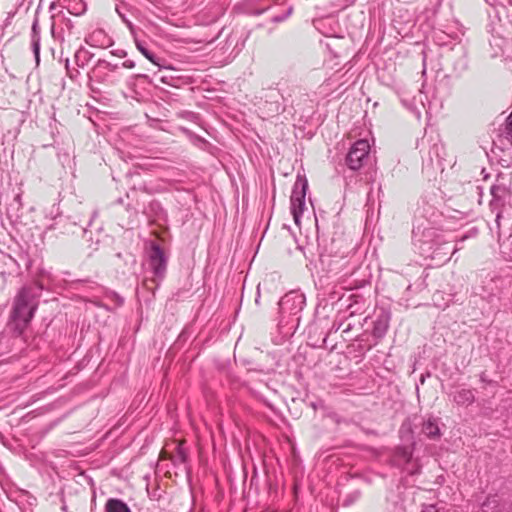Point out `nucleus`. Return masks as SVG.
<instances>
[{"label": "nucleus", "mask_w": 512, "mask_h": 512, "mask_svg": "<svg viewBox=\"0 0 512 512\" xmlns=\"http://www.w3.org/2000/svg\"><path fill=\"white\" fill-rule=\"evenodd\" d=\"M114 55L118 56V57H125L126 56V52L124 50H117L115 52H112Z\"/></svg>", "instance_id": "ea45409f"}, {"label": "nucleus", "mask_w": 512, "mask_h": 512, "mask_svg": "<svg viewBox=\"0 0 512 512\" xmlns=\"http://www.w3.org/2000/svg\"><path fill=\"white\" fill-rule=\"evenodd\" d=\"M352 326L348 323L342 330V333H348L351 330Z\"/></svg>", "instance_id": "37998d69"}, {"label": "nucleus", "mask_w": 512, "mask_h": 512, "mask_svg": "<svg viewBox=\"0 0 512 512\" xmlns=\"http://www.w3.org/2000/svg\"><path fill=\"white\" fill-rule=\"evenodd\" d=\"M500 219H501V212L498 211L496 214V224H497L498 228L500 227Z\"/></svg>", "instance_id": "79ce46f5"}, {"label": "nucleus", "mask_w": 512, "mask_h": 512, "mask_svg": "<svg viewBox=\"0 0 512 512\" xmlns=\"http://www.w3.org/2000/svg\"><path fill=\"white\" fill-rule=\"evenodd\" d=\"M98 68H104L113 72L119 68V64H112L106 60L99 59L94 67V71Z\"/></svg>", "instance_id": "bb28decb"}, {"label": "nucleus", "mask_w": 512, "mask_h": 512, "mask_svg": "<svg viewBox=\"0 0 512 512\" xmlns=\"http://www.w3.org/2000/svg\"><path fill=\"white\" fill-rule=\"evenodd\" d=\"M512 287L511 277L491 278L481 288L480 296L488 303L493 304L495 301L501 300L505 296V289Z\"/></svg>", "instance_id": "39448f33"}, {"label": "nucleus", "mask_w": 512, "mask_h": 512, "mask_svg": "<svg viewBox=\"0 0 512 512\" xmlns=\"http://www.w3.org/2000/svg\"><path fill=\"white\" fill-rule=\"evenodd\" d=\"M31 46L36 63L38 64L40 61V39H31Z\"/></svg>", "instance_id": "c756f323"}, {"label": "nucleus", "mask_w": 512, "mask_h": 512, "mask_svg": "<svg viewBox=\"0 0 512 512\" xmlns=\"http://www.w3.org/2000/svg\"><path fill=\"white\" fill-rule=\"evenodd\" d=\"M458 248L451 245V241L444 235L441 239L432 247L431 255H424L425 258L434 260L437 264L441 265L450 260L451 256L456 253Z\"/></svg>", "instance_id": "1a4fd4ad"}, {"label": "nucleus", "mask_w": 512, "mask_h": 512, "mask_svg": "<svg viewBox=\"0 0 512 512\" xmlns=\"http://www.w3.org/2000/svg\"><path fill=\"white\" fill-rule=\"evenodd\" d=\"M361 496V493L359 490H354L351 493H349L343 500V505L348 507L355 503Z\"/></svg>", "instance_id": "cd10ccee"}, {"label": "nucleus", "mask_w": 512, "mask_h": 512, "mask_svg": "<svg viewBox=\"0 0 512 512\" xmlns=\"http://www.w3.org/2000/svg\"><path fill=\"white\" fill-rule=\"evenodd\" d=\"M85 42L92 47L105 48L112 44L111 37L102 29H96L85 37Z\"/></svg>", "instance_id": "f8f14e48"}, {"label": "nucleus", "mask_w": 512, "mask_h": 512, "mask_svg": "<svg viewBox=\"0 0 512 512\" xmlns=\"http://www.w3.org/2000/svg\"><path fill=\"white\" fill-rule=\"evenodd\" d=\"M122 67L132 69L135 67V62L132 60H126L121 64Z\"/></svg>", "instance_id": "c9c22d12"}, {"label": "nucleus", "mask_w": 512, "mask_h": 512, "mask_svg": "<svg viewBox=\"0 0 512 512\" xmlns=\"http://www.w3.org/2000/svg\"><path fill=\"white\" fill-rule=\"evenodd\" d=\"M149 266L152 269L154 276L160 279L164 277L167 267V258L161 247L157 244H153L151 246L149 253Z\"/></svg>", "instance_id": "9d476101"}, {"label": "nucleus", "mask_w": 512, "mask_h": 512, "mask_svg": "<svg viewBox=\"0 0 512 512\" xmlns=\"http://www.w3.org/2000/svg\"><path fill=\"white\" fill-rule=\"evenodd\" d=\"M343 325H344V322L339 323V325L337 326L336 330H339Z\"/></svg>", "instance_id": "09e8293b"}, {"label": "nucleus", "mask_w": 512, "mask_h": 512, "mask_svg": "<svg viewBox=\"0 0 512 512\" xmlns=\"http://www.w3.org/2000/svg\"><path fill=\"white\" fill-rule=\"evenodd\" d=\"M93 56V53L81 46L74 54V61L78 67L83 68L90 62Z\"/></svg>", "instance_id": "412c9836"}, {"label": "nucleus", "mask_w": 512, "mask_h": 512, "mask_svg": "<svg viewBox=\"0 0 512 512\" xmlns=\"http://www.w3.org/2000/svg\"><path fill=\"white\" fill-rule=\"evenodd\" d=\"M51 30L53 37L61 42L67 41L70 44L80 39V32L70 18L63 17L57 26H52Z\"/></svg>", "instance_id": "6e6552de"}, {"label": "nucleus", "mask_w": 512, "mask_h": 512, "mask_svg": "<svg viewBox=\"0 0 512 512\" xmlns=\"http://www.w3.org/2000/svg\"><path fill=\"white\" fill-rule=\"evenodd\" d=\"M468 68V61L466 57L463 55L461 56L455 63H454V71L458 76H460L464 71H466Z\"/></svg>", "instance_id": "393cba45"}, {"label": "nucleus", "mask_w": 512, "mask_h": 512, "mask_svg": "<svg viewBox=\"0 0 512 512\" xmlns=\"http://www.w3.org/2000/svg\"><path fill=\"white\" fill-rule=\"evenodd\" d=\"M370 145L367 140L356 141L346 155V164L351 170L360 169L368 158Z\"/></svg>", "instance_id": "0eeeda50"}, {"label": "nucleus", "mask_w": 512, "mask_h": 512, "mask_svg": "<svg viewBox=\"0 0 512 512\" xmlns=\"http://www.w3.org/2000/svg\"><path fill=\"white\" fill-rule=\"evenodd\" d=\"M291 13H292V7H289L284 14L273 16L272 22H274V23L283 22L290 16Z\"/></svg>", "instance_id": "2f4dec72"}, {"label": "nucleus", "mask_w": 512, "mask_h": 512, "mask_svg": "<svg viewBox=\"0 0 512 512\" xmlns=\"http://www.w3.org/2000/svg\"><path fill=\"white\" fill-rule=\"evenodd\" d=\"M504 133H505V138L512 145V112L506 119Z\"/></svg>", "instance_id": "c85d7f7f"}, {"label": "nucleus", "mask_w": 512, "mask_h": 512, "mask_svg": "<svg viewBox=\"0 0 512 512\" xmlns=\"http://www.w3.org/2000/svg\"><path fill=\"white\" fill-rule=\"evenodd\" d=\"M97 216V212L96 211H93L92 212V215H91V218L89 220V225L91 224L92 220Z\"/></svg>", "instance_id": "49530a36"}, {"label": "nucleus", "mask_w": 512, "mask_h": 512, "mask_svg": "<svg viewBox=\"0 0 512 512\" xmlns=\"http://www.w3.org/2000/svg\"><path fill=\"white\" fill-rule=\"evenodd\" d=\"M480 381H481V382H484V383H488V384H490V383H491V381L487 380V378H486V374H485L484 372H482V373L480 374Z\"/></svg>", "instance_id": "a19ab883"}, {"label": "nucleus", "mask_w": 512, "mask_h": 512, "mask_svg": "<svg viewBox=\"0 0 512 512\" xmlns=\"http://www.w3.org/2000/svg\"><path fill=\"white\" fill-rule=\"evenodd\" d=\"M402 103L404 106H406L408 109L413 110L414 106L412 104L407 103L405 100H402Z\"/></svg>", "instance_id": "c03bdc74"}, {"label": "nucleus", "mask_w": 512, "mask_h": 512, "mask_svg": "<svg viewBox=\"0 0 512 512\" xmlns=\"http://www.w3.org/2000/svg\"><path fill=\"white\" fill-rule=\"evenodd\" d=\"M111 298L114 300L117 306H121L124 302V299L115 292L111 293Z\"/></svg>", "instance_id": "473e14b6"}, {"label": "nucleus", "mask_w": 512, "mask_h": 512, "mask_svg": "<svg viewBox=\"0 0 512 512\" xmlns=\"http://www.w3.org/2000/svg\"><path fill=\"white\" fill-rule=\"evenodd\" d=\"M421 512H439V510L436 508L435 505L429 504V505H423V509Z\"/></svg>", "instance_id": "72a5a7b5"}, {"label": "nucleus", "mask_w": 512, "mask_h": 512, "mask_svg": "<svg viewBox=\"0 0 512 512\" xmlns=\"http://www.w3.org/2000/svg\"><path fill=\"white\" fill-rule=\"evenodd\" d=\"M308 189V182L305 177L298 176L290 197L291 202V213L294 218V222L298 225L300 218L305 208V197Z\"/></svg>", "instance_id": "20e7f679"}, {"label": "nucleus", "mask_w": 512, "mask_h": 512, "mask_svg": "<svg viewBox=\"0 0 512 512\" xmlns=\"http://www.w3.org/2000/svg\"><path fill=\"white\" fill-rule=\"evenodd\" d=\"M116 12L118 13L119 17L122 19V21L125 23L128 18L126 17V15L124 13L121 12L120 8L119 7H116Z\"/></svg>", "instance_id": "58836bf2"}, {"label": "nucleus", "mask_w": 512, "mask_h": 512, "mask_svg": "<svg viewBox=\"0 0 512 512\" xmlns=\"http://www.w3.org/2000/svg\"><path fill=\"white\" fill-rule=\"evenodd\" d=\"M161 81H162L163 83H166V77H164V76H163V77H161Z\"/></svg>", "instance_id": "8fccbe9b"}, {"label": "nucleus", "mask_w": 512, "mask_h": 512, "mask_svg": "<svg viewBox=\"0 0 512 512\" xmlns=\"http://www.w3.org/2000/svg\"><path fill=\"white\" fill-rule=\"evenodd\" d=\"M126 26L128 27L129 31L131 32L132 35L135 36V27L133 25V23L128 19L126 22H125Z\"/></svg>", "instance_id": "e433bc0d"}, {"label": "nucleus", "mask_w": 512, "mask_h": 512, "mask_svg": "<svg viewBox=\"0 0 512 512\" xmlns=\"http://www.w3.org/2000/svg\"><path fill=\"white\" fill-rule=\"evenodd\" d=\"M444 234L440 233L432 227L430 224H426L423 221L416 220L412 230V241L414 247L418 252L424 255H431L432 247L443 237Z\"/></svg>", "instance_id": "f03ea898"}, {"label": "nucleus", "mask_w": 512, "mask_h": 512, "mask_svg": "<svg viewBox=\"0 0 512 512\" xmlns=\"http://www.w3.org/2000/svg\"><path fill=\"white\" fill-rule=\"evenodd\" d=\"M434 217H436V209L422 200V204H419L416 209L415 221L418 219L426 224H431Z\"/></svg>", "instance_id": "4468645a"}, {"label": "nucleus", "mask_w": 512, "mask_h": 512, "mask_svg": "<svg viewBox=\"0 0 512 512\" xmlns=\"http://www.w3.org/2000/svg\"><path fill=\"white\" fill-rule=\"evenodd\" d=\"M390 320H391V313L388 310L381 308L376 313V318L373 322V330H372V335L374 338H376L377 340H380L386 335L387 330L389 328Z\"/></svg>", "instance_id": "9b49d317"}, {"label": "nucleus", "mask_w": 512, "mask_h": 512, "mask_svg": "<svg viewBox=\"0 0 512 512\" xmlns=\"http://www.w3.org/2000/svg\"><path fill=\"white\" fill-rule=\"evenodd\" d=\"M306 304V298L300 291H290L286 293L279 301V312L281 314V322L286 318L291 317L292 322H296L298 325L300 316L304 306Z\"/></svg>", "instance_id": "7ed1b4c3"}, {"label": "nucleus", "mask_w": 512, "mask_h": 512, "mask_svg": "<svg viewBox=\"0 0 512 512\" xmlns=\"http://www.w3.org/2000/svg\"><path fill=\"white\" fill-rule=\"evenodd\" d=\"M475 401L472 389H460L453 394V402L459 406H469Z\"/></svg>", "instance_id": "f3484780"}, {"label": "nucleus", "mask_w": 512, "mask_h": 512, "mask_svg": "<svg viewBox=\"0 0 512 512\" xmlns=\"http://www.w3.org/2000/svg\"><path fill=\"white\" fill-rule=\"evenodd\" d=\"M422 433L425 434L429 439H439L441 432L437 420L433 417H429L427 420H425L422 424Z\"/></svg>", "instance_id": "dca6fc26"}, {"label": "nucleus", "mask_w": 512, "mask_h": 512, "mask_svg": "<svg viewBox=\"0 0 512 512\" xmlns=\"http://www.w3.org/2000/svg\"><path fill=\"white\" fill-rule=\"evenodd\" d=\"M56 225H60L62 229V233L64 234H77L78 232L84 233L86 232V228L79 226L75 221H70L69 218H60Z\"/></svg>", "instance_id": "6ab92c4d"}, {"label": "nucleus", "mask_w": 512, "mask_h": 512, "mask_svg": "<svg viewBox=\"0 0 512 512\" xmlns=\"http://www.w3.org/2000/svg\"><path fill=\"white\" fill-rule=\"evenodd\" d=\"M502 499L498 495H490L481 505V512H501Z\"/></svg>", "instance_id": "a211bd4d"}, {"label": "nucleus", "mask_w": 512, "mask_h": 512, "mask_svg": "<svg viewBox=\"0 0 512 512\" xmlns=\"http://www.w3.org/2000/svg\"><path fill=\"white\" fill-rule=\"evenodd\" d=\"M66 69L68 71L69 77L72 79L79 74L78 70H74L73 72L69 70V59H66Z\"/></svg>", "instance_id": "f704fd0d"}, {"label": "nucleus", "mask_w": 512, "mask_h": 512, "mask_svg": "<svg viewBox=\"0 0 512 512\" xmlns=\"http://www.w3.org/2000/svg\"><path fill=\"white\" fill-rule=\"evenodd\" d=\"M106 512H131L130 508L122 500L111 498L106 502Z\"/></svg>", "instance_id": "5701e85b"}, {"label": "nucleus", "mask_w": 512, "mask_h": 512, "mask_svg": "<svg viewBox=\"0 0 512 512\" xmlns=\"http://www.w3.org/2000/svg\"><path fill=\"white\" fill-rule=\"evenodd\" d=\"M133 77H135V78H144V79L148 78V76L146 74H137V75H134Z\"/></svg>", "instance_id": "a18cd8bd"}, {"label": "nucleus", "mask_w": 512, "mask_h": 512, "mask_svg": "<svg viewBox=\"0 0 512 512\" xmlns=\"http://www.w3.org/2000/svg\"><path fill=\"white\" fill-rule=\"evenodd\" d=\"M31 39H41L39 21L37 18L34 19L33 24H32Z\"/></svg>", "instance_id": "7c9ffc66"}, {"label": "nucleus", "mask_w": 512, "mask_h": 512, "mask_svg": "<svg viewBox=\"0 0 512 512\" xmlns=\"http://www.w3.org/2000/svg\"><path fill=\"white\" fill-rule=\"evenodd\" d=\"M135 44L137 49L142 53V55L147 58L150 62H152L154 65L158 66L159 68H165L160 63V58L156 57L147 47L146 44L140 40H138L135 37Z\"/></svg>", "instance_id": "4be33fe9"}, {"label": "nucleus", "mask_w": 512, "mask_h": 512, "mask_svg": "<svg viewBox=\"0 0 512 512\" xmlns=\"http://www.w3.org/2000/svg\"><path fill=\"white\" fill-rule=\"evenodd\" d=\"M59 4L72 15H81L86 9L85 4L81 0H59Z\"/></svg>", "instance_id": "aec40b11"}, {"label": "nucleus", "mask_w": 512, "mask_h": 512, "mask_svg": "<svg viewBox=\"0 0 512 512\" xmlns=\"http://www.w3.org/2000/svg\"><path fill=\"white\" fill-rule=\"evenodd\" d=\"M508 188L505 184H494L490 188V193L492 195V201L490 205L493 208H497L504 204L505 198L508 195Z\"/></svg>", "instance_id": "2eb2a0df"}, {"label": "nucleus", "mask_w": 512, "mask_h": 512, "mask_svg": "<svg viewBox=\"0 0 512 512\" xmlns=\"http://www.w3.org/2000/svg\"><path fill=\"white\" fill-rule=\"evenodd\" d=\"M22 198L21 194H15L6 207V216L11 223L15 224L20 221L22 216Z\"/></svg>", "instance_id": "ddd939ff"}, {"label": "nucleus", "mask_w": 512, "mask_h": 512, "mask_svg": "<svg viewBox=\"0 0 512 512\" xmlns=\"http://www.w3.org/2000/svg\"><path fill=\"white\" fill-rule=\"evenodd\" d=\"M43 287L38 284L24 286L13 301L7 326L16 336H20L30 324L38 307L37 298Z\"/></svg>", "instance_id": "f257e3e1"}, {"label": "nucleus", "mask_w": 512, "mask_h": 512, "mask_svg": "<svg viewBox=\"0 0 512 512\" xmlns=\"http://www.w3.org/2000/svg\"><path fill=\"white\" fill-rule=\"evenodd\" d=\"M126 26L128 27L129 31L131 32L132 35L135 36V27L133 25V23L128 19L126 22H125Z\"/></svg>", "instance_id": "4c0bfd02"}, {"label": "nucleus", "mask_w": 512, "mask_h": 512, "mask_svg": "<svg viewBox=\"0 0 512 512\" xmlns=\"http://www.w3.org/2000/svg\"><path fill=\"white\" fill-rule=\"evenodd\" d=\"M0 276L3 278L4 281H6V277H7V273L6 272H1Z\"/></svg>", "instance_id": "de8ad7c7"}, {"label": "nucleus", "mask_w": 512, "mask_h": 512, "mask_svg": "<svg viewBox=\"0 0 512 512\" xmlns=\"http://www.w3.org/2000/svg\"><path fill=\"white\" fill-rule=\"evenodd\" d=\"M385 512H408L402 500L389 503Z\"/></svg>", "instance_id": "a878e982"}, {"label": "nucleus", "mask_w": 512, "mask_h": 512, "mask_svg": "<svg viewBox=\"0 0 512 512\" xmlns=\"http://www.w3.org/2000/svg\"><path fill=\"white\" fill-rule=\"evenodd\" d=\"M427 155L423 156V167L433 170H444L445 148L442 142L436 138L428 141Z\"/></svg>", "instance_id": "423d86ee"}, {"label": "nucleus", "mask_w": 512, "mask_h": 512, "mask_svg": "<svg viewBox=\"0 0 512 512\" xmlns=\"http://www.w3.org/2000/svg\"><path fill=\"white\" fill-rule=\"evenodd\" d=\"M395 457L404 464H408L413 457V448L411 446H399L395 450Z\"/></svg>", "instance_id": "b1692460"}]
</instances>
